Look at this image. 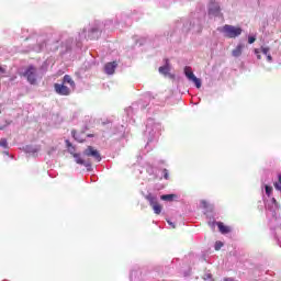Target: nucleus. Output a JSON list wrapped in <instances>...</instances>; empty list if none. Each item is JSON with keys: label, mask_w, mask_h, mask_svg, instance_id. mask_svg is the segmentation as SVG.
I'll list each match as a JSON object with an SVG mask.
<instances>
[{"label": "nucleus", "mask_w": 281, "mask_h": 281, "mask_svg": "<svg viewBox=\"0 0 281 281\" xmlns=\"http://www.w3.org/2000/svg\"><path fill=\"white\" fill-rule=\"evenodd\" d=\"M158 71L162 76H168L170 74V64H168V60L166 61L165 66L159 67Z\"/></svg>", "instance_id": "nucleus-12"}, {"label": "nucleus", "mask_w": 281, "mask_h": 281, "mask_svg": "<svg viewBox=\"0 0 281 281\" xmlns=\"http://www.w3.org/2000/svg\"><path fill=\"white\" fill-rule=\"evenodd\" d=\"M102 32H100V30L98 29H91V31L88 34V38H90V41H98V38H100Z\"/></svg>", "instance_id": "nucleus-9"}, {"label": "nucleus", "mask_w": 281, "mask_h": 281, "mask_svg": "<svg viewBox=\"0 0 281 281\" xmlns=\"http://www.w3.org/2000/svg\"><path fill=\"white\" fill-rule=\"evenodd\" d=\"M221 247H223L222 241H216L215 243V251H220Z\"/></svg>", "instance_id": "nucleus-21"}, {"label": "nucleus", "mask_w": 281, "mask_h": 281, "mask_svg": "<svg viewBox=\"0 0 281 281\" xmlns=\"http://www.w3.org/2000/svg\"><path fill=\"white\" fill-rule=\"evenodd\" d=\"M0 146H1L2 148H8V139L1 138V139H0Z\"/></svg>", "instance_id": "nucleus-18"}, {"label": "nucleus", "mask_w": 281, "mask_h": 281, "mask_svg": "<svg viewBox=\"0 0 281 281\" xmlns=\"http://www.w3.org/2000/svg\"><path fill=\"white\" fill-rule=\"evenodd\" d=\"M217 227H218L221 234H229V232H232V227L225 226V224H223V222H217Z\"/></svg>", "instance_id": "nucleus-11"}, {"label": "nucleus", "mask_w": 281, "mask_h": 281, "mask_svg": "<svg viewBox=\"0 0 281 281\" xmlns=\"http://www.w3.org/2000/svg\"><path fill=\"white\" fill-rule=\"evenodd\" d=\"M245 48V45L238 44L235 49H233L232 55L234 58H238L243 55V49Z\"/></svg>", "instance_id": "nucleus-10"}, {"label": "nucleus", "mask_w": 281, "mask_h": 281, "mask_svg": "<svg viewBox=\"0 0 281 281\" xmlns=\"http://www.w3.org/2000/svg\"><path fill=\"white\" fill-rule=\"evenodd\" d=\"M67 144H68V146H71V143L68 142Z\"/></svg>", "instance_id": "nucleus-33"}, {"label": "nucleus", "mask_w": 281, "mask_h": 281, "mask_svg": "<svg viewBox=\"0 0 281 281\" xmlns=\"http://www.w3.org/2000/svg\"><path fill=\"white\" fill-rule=\"evenodd\" d=\"M272 202H273V203H278V201L276 200V198L272 199Z\"/></svg>", "instance_id": "nucleus-32"}, {"label": "nucleus", "mask_w": 281, "mask_h": 281, "mask_svg": "<svg viewBox=\"0 0 281 281\" xmlns=\"http://www.w3.org/2000/svg\"><path fill=\"white\" fill-rule=\"evenodd\" d=\"M184 75L188 80L195 85L196 89H201V79L194 76V72L192 71V68L190 66L184 67Z\"/></svg>", "instance_id": "nucleus-4"}, {"label": "nucleus", "mask_w": 281, "mask_h": 281, "mask_svg": "<svg viewBox=\"0 0 281 281\" xmlns=\"http://www.w3.org/2000/svg\"><path fill=\"white\" fill-rule=\"evenodd\" d=\"M10 124H12V122L5 121L4 125H0V131H5V128H8V126H10Z\"/></svg>", "instance_id": "nucleus-20"}, {"label": "nucleus", "mask_w": 281, "mask_h": 281, "mask_svg": "<svg viewBox=\"0 0 281 281\" xmlns=\"http://www.w3.org/2000/svg\"><path fill=\"white\" fill-rule=\"evenodd\" d=\"M161 201H175L177 194H165L160 196Z\"/></svg>", "instance_id": "nucleus-15"}, {"label": "nucleus", "mask_w": 281, "mask_h": 281, "mask_svg": "<svg viewBox=\"0 0 281 281\" xmlns=\"http://www.w3.org/2000/svg\"><path fill=\"white\" fill-rule=\"evenodd\" d=\"M54 89L58 95H69L71 93V90L65 83H55Z\"/></svg>", "instance_id": "nucleus-5"}, {"label": "nucleus", "mask_w": 281, "mask_h": 281, "mask_svg": "<svg viewBox=\"0 0 281 281\" xmlns=\"http://www.w3.org/2000/svg\"><path fill=\"white\" fill-rule=\"evenodd\" d=\"M222 32L226 38H236L243 34V29L229 24H225Z\"/></svg>", "instance_id": "nucleus-1"}, {"label": "nucleus", "mask_w": 281, "mask_h": 281, "mask_svg": "<svg viewBox=\"0 0 281 281\" xmlns=\"http://www.w3.org/2000/svg\"><path fill=\"white\" fill-rule=\"evenodd\" d=\"M72 157H75L76 164H79L80 166L85 165V160L80 158V154H72Z\"/></svg>", "instance_id": "nucleus-16"}, {"label": "nucleus", "mask_w": 281, "mask_h": 281, "mask_svg": "<svg viewBox=\"0 0 281 281\" xmlns=\"http://www.w3.org/2000/svg\"><path fill=\"white\" fill-rule=\"evenodd\" d=\"M224 281H234V278H225Z\"/></svg>", "instance_id": "nucleus-30"}, {"label": "nucleus", "mask_w": 281, "mask_h": 281, "mask_svg": "<svg viewBox=\"0 0 281 281\" xmlns=\"http://www.w3.org/2000/svg\"><path fill=\"white\" fill-rule=\"evenodd\" d=\"M85 155L87 157H93L97 161L102 160V157L100 156V151H98V149H94L91 146H88V148L85 150Z\"/></svg>", "instance_id": "nucleus-6"}, {"label": "nucleus", "mask_w": 281, "mask_h": 281, "mask_svg": "<svg viewBox=\"0 0 281 281\" xmlns=\"http://www.w3.org/2000/svg\"><path fill=\"white\" fill-rule=\"evenodd\" d=\"M146 201L149 202L150 207H153L155 214H161L162 206L157 202V198H155L151 193L145 196Z\"/></svg>", "instance_id": "nucleus-3"}, {"label": "nucleus", "mask_w": 281, "mask_h": 281, "mask_svg": "<svg viewBox=\"0 0 281 281\" xmlns=\"http://www.w3.org/2000/svg\"><path fill=\"white\" fill-rule=\"evenodd\" d=\"M279 181L274 183L276 190L281 191V175L278 176Z\"/></svg>", "instance_id": "nucleus-17"}, {"label": "nucleus", "mask_w": 281, "mask_h": 281, "mask_svg": "<svg viewBox=\"0 0 281 281\" xmlns=\"http://www.w3.org/2000/svg\"><path fill=\"white\" fill-rule=\"evenodd\" d=\"M248 43H249V45L256 43V37H249Z\"/></svg>", "instance_id": "nucleus-23"}, {"label": "nucleus", "mask_w": 281, "mask_h": 281, "mask_svg": "<svg viewBox=\"0 0 281 281\" xmlns=\"http://www.w3.org/2000/svg\"><path fill=\"white\" fill-rule=\"evenodd\" d=\"M209 14H213V16H218V14H221V7L218 3L211 1L209 7Z\"/></svg>", "instance_id": "nucleus-7"}, {"label": "nucleus", "mask_w": 281, "mask_h": 281, "mask_svg": "<svg viewBox=\"0 0 281 281\" xmlns=\"http://www.w3.org/2000/svg\"><path fill=\"white\" fill-rule=\"evenodd\" d=\"M267 60L268 63H271V60H273V57H271V55H267Z\"/></svg>", "instance_id": "nucleus-26"}, {"label": "nucleus", "mask_w": 281, "mask_h": 281, "mask_svg": "<svg viewBox=\"0 0 281 281\" xmlns=\"http://www.w3.org/2000/svg\"><path fill=\"white\" fill-rule=\"evenodd\" d=\"M261 52L267 56L269 54V47H261Z\"/></svg>", "instance_id": "nucleus-22"}, {"label": "nucleus", "mask_w": 281, "mask_h": 281, "mask_svg": "<svg viewBox=\"0 0 281 281\" xmlns=\"http://www.w3.org/2000/svg\"><path fill=\"white\" fill-rule=\"evenodd\" d=\"M271 192H273V188L272 187H269V186H266V194L268 196H271Z\"/></svg>", "instance_id": "nucleus-19"}, {"label": "nucleus", "mask_w": 281, "mask_h": 281, "mask_svg": "<svg viewBox=\"0 0 281 281\" xmlns=\"http://www.w3.org/2000/svg\"><path fill=\"white\" fill-rule=\"evenodd\" d=\"M201 204L203 205V207H207V202L205 200H202Z\"/></svg>", "instance_id": "nucleus-25"}, {"label": "nucleus", "mask_w": 281, "mask_h": 281, "mask_svg": "<svg viewBox=\"0 0 281 281\" xmlns=\"http://www.w3.org/2000/svg\"><path fill=\"white\" fill-rule=\"evenodd\" d=\"M0 74H5V68L0 66Z\"/></svg>", "instance_id": "nucleus-27"}, {"label": "nucleus", "mask_w": 281, "mask_h": 281, "mask_svg": "<svg viewBox=\"0 0 281 281\" xmlns=\"http://www.w3.org/2000/svg\"><path fill=\"white\" fill-rule=\"evenodd\" d=\"M72 137L76 139V142H79L80 144H82V142H85L86 139L83 133H78L76 131H72Z\"/></svg>", "instance_id": "nucleus-13"}, {"label": "nucleus", "mask_w": 281, "mask_h": 281, "mask_svg": "<svg viewBox=\"0 0 281 281\" xmlns=\"http://www.w3.org/2000/svg\"><path fill=\"white\" fill-rule=\"evenodd\" d=\"M87 137H95L93 134H87Z\"/></svg>", "instance_id": "nucleus-31"}, {"label": "nucleus", "mask_w": 281, "mask_h": 281, "mask_svg": "<svg viewBox=\"0 0 281 281\" xmlns=\"http://www.w3.org/2000/svg\"><path fill=\"white\" fill-rule=\"evenodd\" d=\"M164 172H165L164 178H165V179H168V170L165 169Z\"/></svg>", "instance_id": "nucleus-28"}, {"label": "nucleus", "mask_w": 281, "mask_h": 281, "mask_svg": "<svg viewBox=\"0 0 281 281\" xmlns=\"http://www.w3.org/2000/svg\"><path fill=\"white\" fill-rule=\"evenodd\" d=\"M255 54H257V58H258V60H260V58H261L260 55H259V54H260V50L255 49Z\"/></svg>", "instance_id": "nucleus-24"}, {"label": "nucleus", "mask_w": 281, "mask_h": 281, "mask_svg": "<svg viewBox=\"0 0 281 281\" xmlns=\"http://www.w3.org/2000/svg\"><path fill=\"white\" fill-rule=\"evenodd\" d=\"M36 67L34 66H29L25 70V72L23 74L24 78H26L27 82H30V85H36Z\"/></svg>", "instance_id": "nucleus-2"}, {"label": "nucleus", "mask_w": 281, "mask_h": 281, "mask_svg": "<svg viewBox=\"0 0 281 281\" xmlns=\"http://www.w3.org/2000/svg\"><path fill=\"white\" fill-rule=\"evenodd\" d=\"M168 224L171 225L172 229H175V227H176V226H175V223L168 221Z\"/></svg>", "instance_id": "nucleus-29"}, {"label": "nucleus", "mask_w": 281, "mask_h": 281, "mask_svg": "<svg viewBox=\"0 0 281 281\" xmlns=\"http://www.w3.org/2000/svg\"><path fill=\"white\" fill-rule=\"evenodd\" d=\"M63 82L64 85H70V87H76V82H74V79H71V76L69 75L64 76Z\"/></svg>", "instance_id": "nucleus-14"}, {"label": "nucleus", "mask_w": 281, "mask_h": 281, "mask_svg": "<svg viewBox=\"0 0 281 281\" xmlns=\"http://www.w3.org/2000/svg\"><path fill=\"white\" fill-rule=\"evenodd\" d=\"M115 69H117L116 61L108 63L104 66V71L108 74V76H113V74H115Z\"/></svg>", "instance_id": "nucleus-8"}]
</instances>
